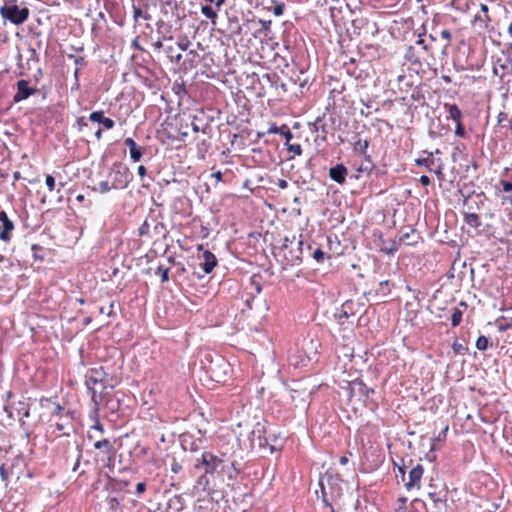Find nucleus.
<instances>
[{
    "mask_svg": "<svg viewBox=\"0 0 512 512\" xmlns=\"http://www.w3.org/2000/svg\"><path fill=\"white\" fill-rule=\"evenodd\" d=\"M85 378V384L92 394V400L97 403L96 396L101 395L106 388L107 373L103 368H93L87 372Z\"/></svg>",
    "mask_w": 512,
    "mask_h": 512,
    "instance_id": "f257e3e1",
    "label": "nucleus"
},
{
    "mask_svg": "<svg viewBox=\"0 0 512 512\" xmlns=\"http://www.w3.org/2000/svg\"><path fill=\"white\" fill-rule=\"evenodd\" d=\"M0 14L5 19L15 25L24 23L29 17L27 7L20 8L16 0H4V5L0 8Z\"/></svg>",
    "mask_w": 512,
    "mask_h": 512,
    "instance_id": "f03ea898",
    "label": "nucleus"
},
{
    "mask_svg": "<svg viewBox=\"0 0 512 512\" xmlns=\"http://www.w3.org/2000/svg\"><path fill=\"white\" fill-rule=\"evenodd\" d=\"M187 136L188 133L181 130H155L156 139L171 149H180Z\"/></svg>",
    "mask_w": 512,
    "mask_h": 512,
    "instance_id": "7ed1b4c3",
    "label": "nucleus"
},
{
    "mask_svg": "<svg viewBox=\"0 0 512 512\" xmlns=\"http://www.w3.org/2000/svg\"><path fill=\"white\" fill-rule=\"evenodd\" d=\"M201 466L204 467L206 474L212 475L214 472L224 470V461L211 452H204L201 455V461L195 464V468L199 469Z\"/></svg>",
    "mask_w": 512,
    "mask_h": 512,
    "instance_id": "20e7f679",
    "label": "nucleus"
},
{
    "mask_svg": "<svg viewBox=\"0 0 512 512\" xmlns=\"http://www.w3.org/2000/svg\"><path fill=\"white\" fill-rule=\"evenodd\" d=\"M228 370L229 364L220 356H216L214 360H211L207 367V372L211 379L216 382H224L226 380Z\"/></svg>",
    "mask_w": 512,
    "mask_h": 512,
    "instance_id": "39448f33",
    "label": "nucleus"
},
{
    "mask_svg": "<svg viewBox=\"0 0 512 512\" xmlns=\"http://www.w3.org/2000/svg\"><path fill=\"white\" fill-rule=\"evenodd\" d=\"M91 123L92 125H103L104 128H113L114 121L104 116L103 111H95L89 114L88 117L81 116L77 119V125L82 128Z\"/></svg>",
    "mask_w": 512,
    "mask_h": 512,
    "instance_id": "423d86ee",
    "label": "nucleus"
},
{
    "mask_svg": "<svg viewBox=\"0 0 512 512\" xmlns=\"http://www.w3.org/2000/svg\"><path fill=\"white\" fill-rule=\"evenodd\" d=\"M94 448L100 450V460L105 466L109 467L114 461L115 449L113 444L108 439H102L94 443Z\"/></svg>",
    "mask_w": 512,
    "mask_h": 512,
    "instance_id": "0eeeda50",
    "label": "nucleus"
},
{
    "mask_svg": "<svg viewBox=\"0 0 512 512\" xmlns=\"http://www.w3.org/2000/svg\"><path fill=\"white\" fill-rule=\"evenodd\" d=\"M17 91L13 97L14 102L18 103L26 100L30 96L36 94L38 89L29 85L27 80L21 79L16 83Z\"/></svg>",
    "mask_w": 512,
    "mask_h": 512,
    "instance_id": "6e6552de",
    "label": "nucleus"
},
{
    "mask_svg": "<svg viewBox=\"0 0 512 512\" xmlns=\"http://www.w3.org/2000/svg\"><path fill=\"white\" fill-rule=\"evenodd\" d=\"M418 166H425L430 172L438 176H442L443 164L440 159L433 158V153H429L428 157L416 159Z\"/></svg>",
    "mask_w": 512,
    "mask_h": 512,
    "instance_id": "1a4fd4ad",
    "label": "nucleus"
},
{
    "mask_svg": "<svg viewBox=\"0 0 512 512\" xmlns=\"http://www.w3.org/2000/svg\"><path fill=\"white\" fill-rule=\"evenodd\" d=\"M248 440L251 449H261L266 446L267 440L263 437V427L259 423L249 433Z\"/></svg>",
    "mask_w": 512,
    "mask_h": 512,
    "instance_id": "9d476101",
    "label": "nucleus"
},
{
    "mask_svg": "<svg viewBox=\"0 0 512 512\" xmlns=\"http://www.w3.org/2000/svg\"><path fill=\"white\" fill-rule=\"evenodd\" d=\"M113 175L112 187L115 189H123L127 186L129 179L127 177V168L115 166L112 170Z\"/></svg>",
    "mask_w": 512,
    "mask_h": 512,
    "instance_id": "9b49d317",
    "label": "nucleus"
},
{
    "mask_svg": "<svg viewBox=\"0 0 512 512\" xmlns=\"http://www.w3.org/2000/svg\"><path fill=\"white\" fill-rule=\"evenodd\" d=\"M374 168V164L371 159L365 156L364 159L355 167V172L350 175V178L358 180L363 176H368Z\"/></svg>",
    "mask_w": 512,
    "mask_h": 512,
    "instance_id": "f8f14e48",
    "label": "nucleus"
},
{
    "mask_svg": "<svg viewBox=\"0 0 512 512\" xmlns=\"http://www.w3.org/2000/svg\"><path fill=\"white\" fill-rule=\"evenodd\" d=\"M424 469L421 464L414 466L409 472V480L405 484L407 490L419 488Z\"/></svg>",
    "mask_w": 512,
    "mask_h": 512,
    "instance_id": "ddd939ff",
    "label": "nucleus"
},
{
    "mask_svg": "<svg viewBox=\"0 0 512 512\" xmlns=\"http://www.w3.org/2000/svg\"><path fill=\"white\" fill-rule=\"evenodd\" d=\"M0 222L2 230L0 231V239L8 242L11 238V232L14 230L13 222L8 218L5 211H0Z\"/></svg>",
    "mask_w": 512,
    "mask_h": 512,
    "instance_id": "4468645a",
    "label": "nucleus"
},
{
    "mask_svg": "<svg viewBox=\"0 0 512 512\" xmlns=\"http://www.w3.org/2000/svg\"><path fill=\"white\" fill-rule=\"evenodd\" d=\"M348 174L347 168L343 164H336L329 169V177L338 184H344Z\"/></svg>",
    "mask_w": 512,
    "mask_h": 512,
    "instance_id": "2eb2a0df",
    "label": "nucleus"
},
{
    "mask_svg": "<svg viewBox=\"0 0 512 512\" xmlns=\"http://www.w3.org/2000/svg\"><path fill=\"white\" fill-rule=\"evenodd\" d=\"M351 392L359 394L364 399H368L374 393V389L368 387L363 381H353L351 383Z\"/></svg>",
    "mask_w": 512,
    "mask_h": 512,
    "instance_id": "dca6fc26",
    "label": "nucleus"
},
{
    "mask_svg": "<svg viewBox=\"0 0 512 512\" xmlns=\"http://www.w3.org/2000/svg\"><path fill=\"white\" fill-rule=\"evenodd\" d=\"M202 257L203 262L200 264V266L206 274H209L217 265V259L215 255L209 250L204 251Z\"/></svg>",
    "mask_w": 512,
    "mask_h": 512,
    "instance_id": "f3484780",
    "label": "nucleus"
},
{
    "mask_svg": "<svg viewBox=\"0 0 512 512\" xmlns=\"http://www.w3.org/2000/svg\"><path fill=\"white\" fill-rule=\"evenodd\" d=\"M124 144H125V146H127L129 148L130 158L134 162L140 161V159L143 155L142 149L140 146L137 145V143L134 141V139L128 137L125 139Z\"/></svg>",
    "mask_w": 512,
    "mask_h": 512,
    "instance_id": "a211bd4d",
    "label": "nucleus"
},
{
    "mask_svg": "<svg viewBox=\"0 0 512 512\" xmlns=\"http://www.w3.org/2000/svg\"><path fill=\"white\" fill-rule=\"evenodd\" d=\"M390 286H391L390 281H388V280L381 281L378 284V288L374 292L370 291L368 293V295L372 296L373 300L378 301V300H380L379 296L385 297L390 293V290H391Z\"/></svg>",
    "mask_w": 512,
    "mask_h": 512,
    "instance_id": "6ab92c4d",
    "label": "nucleus"
},
{
    "mask_svg": "<svg viewBox=\"0 0 512 512\" xmlns=\"http://www.w3.org/2000/svg\"><path fill=\"white\" fill-rule=\"evenodd\" d=\"M55 427L58 431H63V435L68 436L70 434V432L65 431V430L66 429L69 430L72 428L71 418L68 415H65V416L61 415L59 417V420L56 421Z\"/></svg>",
    "mask_w": 512,
    "mask_h": 512,
    "instance_id": "aec40b11",
    "label": "nucleus"
},
{
    "mask_svg": "<svg viewBox=\"0 0 512 512\" xmlns=\"http://www.w3.org/2000/svg\"><path fill=\"white\" fill-rule=\"evenodd\" d=\"M449 113V117L456 122V128H463L461 123L462 112L457 105H446Z\"/></svg>",
    "mask_w": 512,
    "mask_h": 512,
    "instance_id": "412c9836",
    "label": "nucleus"
},
{
    "mask_svg": "<svg viewBox=\"0 0 512 512\" xmlns=\"http://www.w3.org/2000/svg\"><path fill=\"white\" fill-rule=\"evenodd\" d=\"M251 132L252 130L243 129L240 130L238 134H233L232 145H236L238 147L244 146L246 144L245 140L250 137L252 134Z\"/></svg>",
    "mask_w": 512,
    "mask_h": 512,
    "instance_id": "4be33fe9",
    "label": "nucleus"
},
{
    "mask_svg": "<svg viewBox=\"0 0 512 512\" xmlns=\"http://www.w3.org/2000/svg\"><path fill=\"white\" fill-rule=\"evenodd\" d=\"M356 311L354 310V302L351 300H348L342 304L340 313H339V319L342 318H349L350 316L354 315Z\"/></svg>",
    "mask_w": 512,
    "mask_h": 512,
    "instance_id": "5701e85b",
    "label": "nucleus"
},
{
    "mask_svg": "<svg viewBox=\"0 0 512 512\" xmlns=\"http://www.w3.org/2000/svg\"><path fill=\"white\" fill-rule=\"evenodd\" d=\"M194 488L202 492L210 491V478L208 474L204 472L196 481Z\"/></svg>",
    "mask_w": 512,
    "mask_h": 512,
    "instance_id": "b1692460",
    "label": "nucleus"
},
{
    "mask_svg": "<svg viewBox=\"0 0 512 512\" xmlns=\"http://www.w3.org/2000/svg\"><path fill=\"white\" fill-rule=\"evenodd\" d=\"M428 497L432 500L433 506L439 512L445 508L446 500L435 492H429Z\"/></svg>",
    "mask_w": 512,
    "mask_h": 512,
    "instance_id": "393cba45",
    "label": "nucleus"
},
{
    "mask_svg": "<svg viewBox=\"0 0 512 512\" xmlns=\"http://www.w3.org/2000/svg\"><path fill=\"white\" fill-rule=\"evenodd\" d=\"M464 221L472 228H479L481 226L480 217L476 213H465Z\"/></svg>",
    "mask_w": 512,
    "mask_h": 512,
    "instance_id": "a878e982",
    "label": "nucleus"
},
{
    "mask_svg": "<svg viewBox=\"0 0 512 512\" xmlns=\"http://www.w3.org/2000/svg\"><path fill=\"white\" fill-rule=\"evenodd\" d=\"M287 150L291 153L289 159H293L295 156H300L302 154L301 144L298 142L291 141L289 143H285Z\"/></svg>",
    "mask_w": 512,
    "mask_h": 512,
    "instance_id": "bb28decb",
    "label": "nucleus"
},
{
    "mask_svg": "<svg viewBox=\"0 0 512 512\" xmlns=\"http://www.w3.org/2000/svg\"><path fill=\"white\" fill-rule=\"evenodd\" d=\"M201 13L207 18L210 19L213 24H215V20L218 17L217 10L213 9L210 5H204L201 7Z\"/></svg>",
    "mask_w": 512,
    "mask_h": 512,
    "instance_id": "cd10ccee",
    "label": "nucleus"
},
{
    "mask_svg": "<svg viewBox=\"0 0 512 512\" xmlns=\"http://www.w3.org/2000/svg\"><path fill=\"white\" fill-rule=\"evenodd\" d=\"M369 146L368 140L364 139H358L354 141L353 143V149L355 152L359 153L360 155H366V150Z\"/></svg>",
    "mask_w": 512,
    "mask_h": 512,
    "instance_id": "c85d7f7f",
    "label": "nucleus"
},
{
    "mask_svg": "<svg viewBox=\"0 0 512 512\" xmlns=\"http://www.w3.org/2000/svg\"><path fill=\"white\" fill-rule=\"evenodd\" d=\"M332 113L331 112H328V113H324L322 118H317L315 123H314V128H321V129H324V128H327L329 126L327 120L329 121H332Z\"/></svg>",
    "mask_w": 512,
    "mask_h": 512,
    "instance_id": "c756f323",
    "label": "nucleus"
},
{
    "mask_svg": "<svg viewBox=\"0 0 512 512\" xmlns=\"http://www.w3.org/2000/svg\"><path fill=\"white\" fill-rule=\"evenodd\" d=\"M132 9H133V18L135 21H137L139 18H143L144 20L151 19L150 14H148L147 12H143V10L140 7L133 5Z\"/></svg>",
    "mask_w": 512,
    "mask_h": 512,
    "instance_id": "7c9ffc66",
    "label": "nucleus"
},
{
    "mask_svg": "<svg viewBox=\"0 0 512 512\" xmlns=\"http://www.w3.org/2000/svg\"><path fill=\"white\" fill-rule=\"evenodd\" d=\"M112 184H109L108 181H100L97 186L93 188L94 191L99 192L101 194L107 193L112 189Z\"/></svg>",
    "mask_w": 512,
    "mask_h": 512,
    "instance_id": "2f4dec72",
    "label": "nucleus"
},
{
    "mask_svg": "<svg viewBox=\"0 0 512 512\" xmlns=\"http://www.w3.org/2000/svg\"><path fill=\"white\" fill-rule=\"evenodd\" d=\"M462 320V311L458 308H454V311L451 316V324L453 327L458 326Z\"/></svg>",
    "mask_w": 512,
    "mask_h": 512,
    "instance_id": "473e14b6",
    "label": "nucleus"
},
{
    "mask_svg": "<svg viewBox=\"0 0 512 512\" xmlns=\"http://www.w3.org/2000/svg\"><path fill=\"white\" fill-rule=\"evenodd\" d=\"M488 344H489V340L485 336H479L476 341V347L480 351L486 350L488 347Z\"/></svg>",
    "mask_w": 512,
    "mask_h": 512,
    "instance_id": "72a5a7b5",
    "label": "nucleus"
},
{
    "mask_svg": "<svg viewBox=\"0 0 512 512\" xmlns=\"http://www.w3.org/2000/svg\"><path fill=\"white\" fill-rule=\"evenodd\" d=\"M268 132L280 133L284 136L285 143H289L294 139V135L291 133V130H268Z\"/></svg>",
    "mask_w": 512,
    "mask_h": 512,
    "instance_id": "f704fd0d",
    "label": "nucleus"
},
{
    "mask_svg": "<svg viewBox=\"0 0 512 512\" xmlns=\"http://www.w3.org/2000/svg\"><path fill=\"white\" fill-rule=\"evenodd\" d=\"M156 273L160 274L162 283L167 282L169 280V274H168L169 269L168 268H165L162 265H159Z\"/></svg>",
    "mask_w": 512,
    "mask_h": 512,
    "instance_id": "c9c22d12",
    "label": "nucleus"
},
{
    "mask_svg": "<svg viewBox=\"0 0 512 512\" xmlns=\"http://www.w3.org/2000/svg\"><path fill=\"white\" fill-rule=\"evenodd\" d=\"M75 449H76L77 455H76V461H75V463L73 465V468H72V470L74 472H76L78 470V468L80 466V460L82 458V448H81V446L76 444L75 445Z\"/></svg>",
    "mask_w": 512,
    "mask_h": 512,
    "instance_id": "e433bc0d",
    "label": "nucleus"
},
{
    "mask_svg": "<svg viewBox=\"0 0 512 512\" xmlns=\"http://www.w3.org/2000/svg\"><path fill=\"white\" fill-rule=\"evenodd\" d=\"M182 470V464L181 462L177 461L176 458H172L171 464H170V471L174 474H178Z\"/></svg>",
    "mask_w": 512,
    "mask_h": 512,
    "instance_id": "4c0bfd02",
    "label": "nucleus"
},
{
    "mask_svg": "<svg viewBox=\"0 0 512 512\" xmlns=\"http://www.w3.org/2000/svg\"><path fill=\"white\" fill-rule=\"evenodd\" d=\"M139 235L140 236H147L149 235L150 231V223L148 220H145L142 225L139 227Z\"/></svg>",
    "mask_w": 512,
    "mask_h": 512,
    "instance_id": "58836bf2",
    "label": "nucleus"
},
{
    "mask_svg": "<svg viewBox=\"0 0 512 512\" xmlns=\"http://www.w3.org/2000/svg\"><path fill=\"white\" fill-rule=\"evenodd\" d=\"M324 255L325 253L320 248L315 249L314 252L312 253V257L319 263L323 262Z\"/></svg>",
    "mask_w": 512,
    "mask_h": 512,
    "instance_id": "ea45409f",
    "label": "nucleus"
},
{
    "mask_svg": "<svg viewBox=\"0 0 512 512\" xmlns=\"http://www.w3.org/2000/svg\"><path fill=\"white\" fill-rule=\"evenodd\" d=\"M190 45V41L187 39V37H182L179 39L178 41V47L182 50V51H185L188 49Z\"/></svg>",
    "mask_w": 512,
    "mask_h": 512,
    "instance_id": "a19ab883",
    "label": "nucleus"
},
{
    "mask_svg": "<svg viewBox=\"0 0 512 512\" xmlns=\"http://www.w3.org/2000/svg\"><path fill=\"white\" fill-rule=\"evenodd\" d=\"M45 183L50 191L55 188V178L52 175H46Z\"/></svg>",
    "mask_w": 512,
    "mask_h": 512,
    "instance_id": "79ce46f5",
    "label": "nucleus"
},
{
    "mask_svg": "<svg viewBox=\"0 0 512 512\" xmlns=\"http://www.w3.org/2000/svg\"><path fill=\"white\" fill-rule=\"evenodd\" d=\"M503 191L504 192H511V195L509 196V200L512 203V183L509 181H502Z\"/></svg>",
    "mask_w": 512,
    "mask_h": 512,
    "instance_id": "37998d69",
    "label": "nucleus"
},
{
    "mask_svg": "<svg viewBox=\"0 0 512 512\" xmlns=\"http://www.w3.org/2000/svg\"><path fill=\"white\" fill-rule=\"evenodd\" d=\"M113 307H114V302H111L108 309H106L105 307L102 306L99 308V312L101 314H106L108 316H111L113 314Z\"/></svg>",
    "mask_w": 512,
    "mask_h": 512,
    "instance_id": "c03bdc74",
    "label": "nucleus"
},
{
    "mask_svg": "<svg viewBox=\"0 0 512 512\" xmlns=\"http://www.w3.org/2000/svg\"><path fill=\"white\" fill-rule=\"evenodd\" d=\"M31 249L33 251V256L35 259H41V260L43 259V257L41 255H39V251L42 249L39 245L33 244Z\"/></svg>",
    "mask_w": 512,
    "mask_h": 512,
    "instance_id": "a18cd8bd",
    "label": "nucleus"
},
{
    "mask_svg": "<svg viewBox=\"0 0 512 512\" xmlns=\"http://www.w3.org/2000/svg\"><path fill=\"white\" fill-rule=\"evenodd\" d=\"M146 490V484L144 482H139L137 485H136V493L138 495H141L145 492Z\"/></svg>",
    "mask_w": 512,
    "mask_h": 512,
    "instance_id": "49530a36",
    "label": "nucleus"
},
{
    "mask_svg": "<svg viewBox=\"0 0 512 512\" xmlns=\"http://www.w3.org/2000/svg\"><path fill=\"white\" fill-rule=\"evenodd\" d=\"M0 476H1V479L3 481H7L8 480L9 475H8V472L5 469V465L4 464L0 465Z\"/></svg>",
    "mask_w": 512,
    "mask_h": 512,
    "instance_id": "de8ad7c7",
    "label": "nucleus"
},
{
    "mask_svg": "<svg viewBox=\"0 0 512 512\" xmlns=\"http://www.w3.org/2000/svg\"><path fill=\"white\" fill-rule=\"evenodd\" d=\"M205 1L214 4L217 10H220V8L225 3V0H205Z\"/></svg>",
    "mask_w": 512,
    "mask_h": 512,
    "instance_id": "09e8293b",
    "label": "nucleus"
},
{
    "mask_svg": "<svg viewBox=\"0 0 512 512\" xmlns=\"http://www.w3.org/2000/svg\"><path fill=\"white\" fill-rule=\"evenodd\" d=\"M92 429L100 432V433H103L104 432V426L102 423H100L99 420H96L95 424L91 427Z\"/></svg>",
    "mask_w": 512,
    "mask_h": 512,
    "instance_id": "8fccbe9b",
    "label": "nucleus"
},
{
    "mask_svg": "<svg viewBox=\"0 0 512 512\" xmlns=\"http://www.w3.org/2000/svg\"><path fill=\"white\" fill-rule=\"evenodd\" d=\"M420 183L423 185V186H428L430 185V178L426 175H422L419 179Z\"/></svg>",
    "mask_w": 512,
    "mask_h": 512,
    "instance_id": "3c124183",
    "label": "nucleus"
},
{
    "mask_svg": "<svg viewBox=\"0 0 512 512\" xmlns=\"http://www.w3.org/2000/svg\"><path fill=\"white\" fill-rule=\"evenodd\" d=\"M211 177L216 180V183L222 181V173H221V171H216V172L212 173Z\"/></svg>",
    "mask_w": 512,
    "mask_h": 512,
    "instance_id": "603ef678",
    "label": "nucleus"
},
{
    "mask_svg": "<svg viewBox=\"0 0 512 512\" xmlns=\"http://www.w3.org/2000/svg\"><path fill=\"white\" fill-rule=\"evenodd\" d=\"M138 175L143 178L146 175V168L143 165H140L137 169Z\"/></svg>",
    "mask_w": 512,
    "mask_h": 512,
    "instance_id": "864d4df0",
    "label": "nucleus"
},
{
    "mask_svg": "<svg viewBox=\"0 0 512 512\" xmlns=\"http://www.w3.org/2000/svg\"><path fill=\"white\" fill-rule=\"evenodd\" d=\"M278 186L281 189H286L288 187V182L285 179H279Z\"/></svg>",
    "mask_w": 512,
    "mask_h": 512,
    "instance_id": "5fc2aeb1",
    "label": "nucleus"
},
{
    "mask_svg": "<svg viewBox=\"0 0 512 512\" xmlns=\"http://www.w3.org/2000/svg\"><path fill=\"white\" fill-rule=\"evenodd\" d=\"M441 37L449 41L451 39V33L448 30H443Z\"/></svg>",
    "mask_w": 512,
    "mask_h": 512,
    "instance_id": "6e6d98bb",
    "label": "nucleus"
},
{
    "mask_svg": "<svg viewBox=\"0 0 512 512\" xmlns=\"http://www.w3.org/2000/svg\"><path fill=\"white\" fill-rule=\"evenodd\" d=\"M160 229H164V225L160 222H155L154 231L158 233Z\"/></svg>",
    "mask_w": 512,
    "mask_h": 512,
    "instance_id": "4d7b16f0",
    "label": "nucleus"
},
{
    "mask_svg": "<svg viewBox=\"0 0 512 512\" xmlns=\"http://www.w3.org/2000/svg\"><path fill=\"white\" fill-rule=\"evenodd\" d=\"M265 132L264 131H261V130H257L256 133H255V140L265 136Z\"/></svg>",
    "mask_w": 512,
    "mask_h": 512,
    "instance_id": "13d9d810",
    "label": "nucleus"
},
{
    "mask_svg": "<svg viewBox=\"0 0 512 512\" xmlns=\"http://www.w3.org/2000/svg\"><path fill=\"white\" fill-rule=\"evenodd\" d=\"M455 134H456L458 137H465V135H466V130H455Z\"/></svg>",
    "mask_w": 512,
    "mask_h": 512,
    "instance_id": "bf43d9fd",
    "label": "nucleus"
},
{
    "mask_svg": "<svg viewBox=\"0 0 512 512\" xmlns=\"http://www.w3.org/2000/svg\"><path fill=\"white\" fill-rule=\"evenodd\" d=\"M252 284L255 286V291L259 294L262 291V287L259 283H255L254 281Z\"/></svg>",
    "mask_w": 512,
    "mask_h": 512,
    "instance_id": "052dcab7",
    "label": "nucleus"
},
{
    "mask_svg": "<svg viewBox=\"0 0 512 512\" xmlns=\"http://www.w3.org/2000/svg\"><path fill=\"white\" fill-rule=\"evenodd\" d=\"M63 410H64V409H63L61 406L57 405V406H56V408H55V415L60 417V416H61V415H60V413H61Z\"/></svg>",
    "mask_w": 512,
    "mask_h": 512,
    "instance_id": "680f3d73",
    "label": "nucleus"
},
{
    "mask_svg": "<svg viewBox=\"0 0 512 512\" xmlns=\"http://www.w3.org/2000/svg\"><path fill=\"white\" fill-rule=\"evenodd\" d=\"M290 360H292V358ZM291 363L294 364L295 366H298V365L306 366V363H305L304 359H301L300 362H298V361H295V362L291 361Z\"/></svg>",
    "mask_w": 512,
    "mask_h": 512,
    "instance_id": "e2e57ef3",
    "label": "nucleus"
},
{
    "mask_svg": "<svg viewBox=\"0 0 512 512\" xmlns=\"http://www.w3.org/2000/svg\"><path fill=\"white\" fill-rule=\"evenodd\" d=\"M13 177L15 180H19L21 178L20 172L19 171L14 172Z\"/></svg>",
    "mask_w": 512,
    "mask_h": 512,
    "instance_id": "0e129e2a",
    "label": "nucleus"
},
{
    "mask_svg": "<svg viewBox=\"0 0 512 512\" xmlns=\"http://www.w3.org/2000/svg\"><path fill=\"white\" fill-rule=\"evenodd\" d=\"M102 136V130H96L95 137L99 140Z\"/></svg>",
    "mask_w": 512,
    "mask_h": 512,
    "instance_id": "69168bd1",
    "label": "nucleus"
},
{
    "mask_svg": "<svg viewBox=\"0 0 512 512\" xmlns=\"http://www.w3.org/2000/svg\"><path fill=\"white\" fill-rule=\"evenodd\" d=\"M429 134H430V136H431L432 138H435V137H437V135H438V134H437V132H436L435 130H429Z\"/></svg>",
    "mask_w": 512,
    "mask_h": 512,
    "instance_id": "338daca9",
    "label": "nucleus"
},
{
    "mask_svg": "<svg viewBox=\"0 0 512 512\" xmlns=\"http://www.w3.org/2000/svg\"><path fill=\"white\" fill-rule=\"evenodd\" d=\"M508 33H509V35L512 37V21H511V23L509 24V27H508Z\"/></svg>",
    "mask_w": 512,
    "mask_h": 512,
    "instance_id": "774afa93",
    "label": "nucleus"
}]
</instances>
